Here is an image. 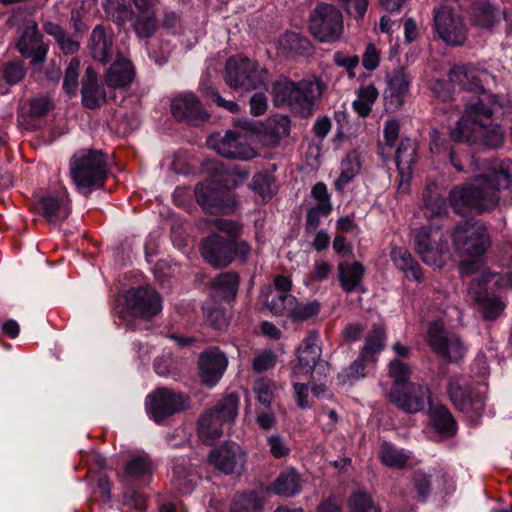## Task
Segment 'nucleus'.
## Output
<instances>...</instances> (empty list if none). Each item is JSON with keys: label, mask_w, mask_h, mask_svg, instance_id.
Masks as SVG:
<instances>
[{"label": "nucleus", "mask_w": 512, "mask_h": 512, "mask_svg": "<svg viewBox=\"0 0 512 512\" xmlns=\"http://www.w3.org/2000/svg\"><path fill=\"white\" fill-rule=\"evenodd\" d=\"M512 118V101L504 96L483 93L470 101L450 132L455 142H468L499 148L504 143L500 121Z\"/></svg>", "instance_id": "nucleus-1"}, {"label": "nucleus", "mask_w": 512, "mask_h": 512, "mask_svg": "<svg viewBox=\"0 0 512 512\" xmlns=\"http://www.w3.org/2000/svg\"><path fill=\"white\" fill-rule=\"evenodd\" d=\"M512 192V161L503 160L485 169L472 180L454 186L448 195V202L459 215L483 213L493 210L499 202V191Z\"/></svg>", "instance_id": "nucleus-2"}, {"label": "nucleus", "mask_w": 512, "mask_h": 512, "mask_svg": "<svg viewBox=\"0 0 512 512\" xmlns=\"http://www.w3.org/2000/svg\"><path fill=\"white\" fill-rule=\"evenodd\" d=\"M453 242L456 249L463 255L471 257L461 262V273L464 277L484 276L490 273L482 256L491 244L490 236L484 223L466 221L455 227Z\"/></svg>", "instance_id": "nucleus-3"}, {"label": "nucleus", "mask_w": 512, "mask_h": 512, "mask_svg": "<svg viewBox=\"0 0 512 512\" xmlns=\"http://www.w3.org/2000/svg\"><path fill=\"white\" fill-rule=\"evenodd\" d=\"M323 84L317 78L304 79L297 83L281 79L273 86L276 105H288L301 115H309L315 101L321 97Z\"/></svg>", "instance_id": "nucleus-4"}, {"label": "nucleus", "mask_w": 512, "mask_h": 512, "mask_svg": "<svg viewBox=\"0 0 512 512\" xmlns=\"http://www.w3.org/2000/svg\"><path fill=\"white\" fill-rule=\"evenodd\" d=\"M106 172V161L99 150H79L70 160V177L81 194L88 195L102 186Z\"/></svg>", "instance_id": "nucleus-5"}, {"label": "nucleus", "mask_w": 512, "mask_h": 512, "mask_svg": "<svg viewBox=\"0 0 512 512\" xmlns=\"http://www.w3.org/2000/svg\"><path fill=\"white\" fill-rule=\"evenodd\" d=\"M238 407L239 397L231 393L223 397L214 408L203 413L198 424L200 440L208 445L217 441L222 435L224 425L234 422Z\"/></svg>", "instance_id": "nucleus-6"}, {"label": "nucleus", "mask_w": 512, "mask_h": 512, "mask_svg": "<svg viewBox=\"0 0 512 512\" xmlns=\"http://www.w3.org/2000/svg\"><path fill=\"white\" fill-rule=\"evenodd\" d=\"M493 283L495 286L512 284L510 276H503L499 273H487L484 276L478 275L471 278L468 286L469 298L479 305L480 312L487 320H494L504 310V303L497 297H490L486 285Z\"/></svg>", "instance_id": "nucleus-7"}, {"label": "nucleus", "mask_w": 512, "mask_h": 512, "mask_svg": "<svg viewBox=\"0 0 512 512\" xmlns=\"http://www.w3.org/2000/svg\"><path fill=\"white\" fill-rule=\"evenodd\" d=\"M225 82L231 88L252 90L265 84L267 71L242 55L230 57L225 67Z\"/></svg>", "instance_id": "nucleus-8"}, {"label": "nucleus", "mask_w": 512, "mask_h": 512, "mask_svg": "<svg viewBox=\"0 0 512 512\" xmlns=\"http://www.w3.org/2000/svg\"><path fill=\"white\" fill-rule=\"evenodd\" d=\"M309 29L321 42H333L343 32L341 12L333 5L318 4L310 15Z\"/></svg>", "instance_id": "nucleus-9"}, {"label": "nucleus", "mask_w": 512, "mask_h": 512, "mask_svg": "<svg viewBox=\"0 0 512 512\" xmlns=\"http://www.w3.org/2000/svg\"><path fill=\"white\" fill-rule=\"evenodd\" d=\"M426 340L431 349L445 360L458 361L467 351L458 335L445 331L441 320L429 324Z\"/></svg>", "instance_id": "nucleus-10"}, {"label": "nucleus", "mask_w": 512, "mask_h": 512, "mask_svg": "<svg viewBox=\"0 0 512 512\" xmlns=\"http://www.w3.org/2000/svg\"><path fill=\"white\" fill-rule=\"evenodd\" d=\"M207 145L222 157L237 160H250L256 152L248 144L247 137L239 132L227 131L225 135H211Z\"/></svg>", "instance_id": "nucleus-11"}, {"label": "nucleus", "mask_w": 512, "mask_h": 512, "mask_svg": "<svg viewBox=\"0 0 512 512\" xmlns=\"http://www.w3.org/2000/svg\"><path fill=\"white\" fill-rule=\"evenodd\" d=\"M417 253L427 265L440 268L444 264V249L447 244L437 229L422 227L414 235Z\"/></svg>", "instance_id": "nucleus-12"}, {"label": "nucleus", "mask_w": 512, "mask_h": 512, "mask_svg": "<svg viewBox=\"0 0 512 512\" xmlns=\"http://www.w3.org/2000/svg\"><path fill=\"white\" fill-rule=\"evenodd\" d=\"M195 195L197 202L210 214L229 213L234 205L230 190L216 182L198 184Z\"/></svg>", "instance_id": "nucleus-13"}, {"label": "nucleus", "mask_w": 512, "mask_h": 512, "mask_svg": "<svg viewBox=\"0 0 512 512\" xmlns=\"http://www.w3.org/2000/svg\"><path fill=\"white\" fill-rule=\"evenodd\" d=\"M434 27L447 45H462L467 38V29L463 19L453 10L441 7L434 13Z\"/></svg>", "instance_id": "nucleus-14"}, {"label": "nucleus", "mask_w": 512, "mask_h": 512, "mask_svg": "<svg viewBox=\"0 0 512 512\" xmlns=\"http://www.w3.org/2000/svg\"><path fill=\"white\" fill-rule=\"evenodd\" d=\"M127 311L135 316L150 319L162 310L159 294L152 287L129 290L125 296Z\"/></svg>", "instance_id": "nucleus-15"}, {"label": "nucleus", "mask_w": 512, "mask_h": 512, "mask_svg": "<svg viewBox=\"0 0 512 512\" xmlns=\"http://www.w3.org/2000/svg\"><path fill=\"white\" fill-rule=\"evenodd\" d=\"M185 404L186 400L182 394L162 388L147 397L146 410L155 422H160L183 409Z\"/></svg>", "instance_id": "nucleus-16"}, {"label": "nucleus", "mask_w": 512, "mask_h": 512, "mask_svg": "<svg viewBox=\"0 0 512 512\" xmlns=\"http://www.w3.org/2000/svg\"><path fill=\"white\" fill-rule=\"evenodd\" d=\"M389 401L407 413H417L429 401V390L422 383H409L407 386L390 390Z\"/></svg>", "instance_id": "nucleus-17"}, {"label": "nucleus", "mask_w": 512, "mask_h": 512, "mask_svg": "<svg viewBox=\"0 0 512 512\" xmlns=\"http://www.w3.org/2000/svg\"><path fill=\"white\" fill-rule=\"evenodd\" d=\"M228 366L226 355L217 347L202 352L199 356L198 373L201 382L209 387L215 386L222 378Z\"/></svg>", "instance_id": "nucleus-18"}, {"label": "nucleus", "mask_w": 512, "mask_h": 512, "mask_svg": "<svg viewBox=\"0 0 512 512\" xmlns=\"http://www.w3.org/2000/svg\"><path fill=\"white\" fill-rule=\"evenodd\" d=\"M209 462L225 474H240L244 469L246 457L238 444L230 442L211 451Z\"/></svg>", "instance_id": "nucleus-19"}, {"label": "nucleus", "mask_w": 512, "mask_h": 512, "mask_svg": "<svg viewBox=\"0 0 512 512\" xmlns=\"http://www.w3.org/2000/svg\"><path fill=\"white\" fill-rule=\"evenodd\" d=\"M201 255L214 267H226L233 261L232 241L211 234L202 241Z\"/></svg>", "instance_id": "nucleus-20"}, {"label": "nucleus", "mask_w": 512, "mask_h": 512, "mask_svg": "<svg viewBox=\"0 0 512 512\" xmlns=\"http://www.w3.org/2000/svg\"><path fill=\"white\" fill-rule=\"evenodd\" d=\"M16 46L24 57H31L33 63L42 62L47 54V47L41 40L38 25L33 20L25 24Z\"/></svg>", "instance_id": "nucleus-21"}, {"label": "nucleus", "mask_w": 512, "mask_h": 512, "mask_svg": "<svg viewBox=\"0 0 512 512\" xmlns=\"http://www.w3.org/2000/svg\"><path fill=\"white\" fill-rule=\"evenodd\" d=\"M410 84V77L401 69L394 70L387 76V87L384 91L386 110L396 111L404 104Z\"/></svg>", "instance_id": "nucleus-22"}, {"label": "nucleus", "mask_w": 512, "mask_h": 512, "mask_svg": "<svg viewBox=\"0 0 512 512\" xmlns=\"http://www.w3.org/2000/svg\"><path fill=\"white\" fill-rule=\"evenodd\" d=\"M321 359L320 337L317 333H310L298 348V362L292 372L294 376L308 375L312 365Z\"/></svg>", "instance_id": "nucleus-23"}, {"label": "nucleus", "mask_w": 512, "mask_h": 512, "mask_svg": "<svg viewBox=\"0 0 512 512\" xmlns=\"http://www.w3.org/2000/svg\"><path fill=\"white\" fill-rule=\"evenodd\" d=\"M171 112L175 117L189 122L208 118L200 100L191 92H185L176 97L171 103Z\"/></svg>", "instance_id": "nucleus-24"}, {"label": "nucleus", "mask_w": 512, "mask_h": 512, "mask_svg": "<svg viewBox=\"0 0 512 512\" xmlns=\"http://www.w3.org/2000/svg\"><path fill=\"white\" fill-rule=\"evenodd\" d=\"M417 162V145L411 139H402L396 151V164L400 174L399 189L409 184L412 168Z\"/></svg>", "instance_id": "nucleus-25"}, {"label": "nucleus", "mask_w": 512, "mask_h": 512, "mask_svg": "<svg viewBox=\"0 0 512 512\" xmlns=\"http://www.w3.org/2000/svg\"><path fill=\"white\" fill-rule=\"evenodd\" d=\"M487 73L473 65H457L449 71L451 83L460 89L467 91H478Z\"/></svg>", "instance_id": "nucleus-26"}, {"label": "nucleus", "mask_w": 512, "mask_h": 512, "mask_svg": "<svg viewBox=\"0 0 512 512\" xmlns=\"http://www.w3.org/2000/svg\"><path fill=\"white\" fill-rule=\"evenodd\" d=\"M70 200L66 189H62L57 196L48 195L40 200L43 216L50 223H59L70 214Z\"/></svg>", "instance_id": "nucleus-27"}, {"label": "nucleus", "mask_w": 512, "mask_h": 512, "mask_svg": "<svg viewBox=\"0 0 512 512\" xmlns=\"http://www.w3.org/2000/svg\"><path fill=\"white\" fill-rule=\"evenodd\" d=\"M81 94L84 106L90 109L100 106L106 100V93L99 85L97 73L92 67L86 68Z\"/></svg>", "instance_id": "nucleus-28"}, {"label": "nucleus", "mask_w": 512, "mask_h": 512, "mask_svg": "<svg viewBox=\"0 0 512 512\" xmlns=\"http://www.w3.org/2000/svg\"><path fill=\"white\" fill-rule=\"evenodd\" d=\"M88 48L91 56L101 62L107 63L113 54L112 38L101 25H97L90 35Z\"/></svg>", "instance_id": "nucleus-29"}, {"label": "nucleus", "mask_w": 512, "mask_h": 512, "mask_svg": "<svg viewBox=\"0 0 512 512\" xmlns=\"http://www.w3.org/2000/svg\"><path fill=\"white\" fill-rule=\"evenodd\" d=\"M390 258L397 269L402 271L407 279L416 282L423 280L420 265L413 259L411 253L403 247H392Z\"/></svg>", "instance_id": "nucleus-30"}, {"label": "nucleus", "mask_w": 512, "mask_h": 512, "mask_svg": "<svg viewBox=\"0 0 512 512\" xmlns=\"http://www.w3.org/2000/svg\"><path fill=\"white\" fill-rule=\"evenodd\" d=\"M197 479L196 472L187 464L185 458L173 460L172 483L181 493H190Z\"/></svg>", "instance_id": "nucleus-31"}, {"label": "nucleus", "mask_w": 512, "mask_h": 512, "mask_svg": "<svg viewBox=\"0 0 512 512\" xmlns=\"http://www.w3.org/2000/svg\"><path fill=\"white\" fill-rule=\"evenodd\" d=\"M152 472L149 457L146 454H138L127 462L124 467L122 481L127 484H135L144 480Z\"/></svg>", "instance_id": "nucleus-32"}, {"label": "nucleus", "mask_w": 512, "mask_h": 512, "mask_svg": "<svg viewBox=\"0 0 512 512\" xmlns=\"http://www.w3.org/2000/svg\"><path fill=\"white\" fill-rule=\"evenodd\" d=\"M364 272V267L360 262H340L338 278L342 289L347 293L357 290L361 286Z\"/></svg>", "instance_id": "nucleus-33"}, {"label": "nucleus", "mask_w": 512, "mask_h": 512, "mask_svg": "<svg viewBox=\"0 0 512 512\" xmlns=\"http://www.w3.org/2000/svg\"><path fill=\"white\" fill-rule=\"evenodd\" d=\"M133 76L132 63L125 59H118L108 69L105 81L109 87L123 88L131 83Z\"/></svg>", "instance_id": "nucleus-34"}, {"label": "nucleus", "mask_w": 512, "mask_h": 512, "mask_svg": "<svg viewBox=\"0 0 512 512\" xmlns=\"http://www.w3.org/2000/svg\"><path fill=\"white\" fill-rule=\"evenodd\" d=\"M379 459L385 466L392 469H403L410 459V452L394 444L384 441L379 448Z\"/></svg>", "instance_id": "nucleus-35"}, {"label": "nucleus", "mask_w": 512, "mask_h": 512, "mask_svg": "<svg viewBox=\"0 0 512 512\" xmlns=\"http://www.w3.org/2000/svg\"><path fill=\"white\" fill-rule=\"evenodd\" d=\"M271 489L280 496H294L302 489L300 476L295 469H287L275 479Z\"/></svg>", "instance_id": "nucleus-36"}, {"label": "nucleus", "mask_w": 512, "mask_h": 512, "mask_svg": "<svg viewBox=\"0 0 512 512\" xmlns=\"http://www.w3.org/2000/svg\"><path fill=\"white\" fill-rule=\"evenodd\" d=\"M448 394L454 405L465 413H468L474 405L475 409H480L481 399H473L467 389L462 387L458 379H452L449 382Z\"/></svg>", "instance_id": "nucleus-37"}, {"label": "nucleus", "mask_w": 512, "mask_h": 512, "mask_svg": "<svg viewBox=\"0 0 512 512\" xmlns=\"http://www.w3.org/2000/svg\"><path fill=\"white\" fill-rule=\"evenodd\" d=\"M309 41L296 32H286L278 41L279 51L286 56H297L306 51Z\"/></svg>", "instance_id": "nucleus-38"}, {"label": "nucleus", "mask_w": 512, "mask_h": 512, "mask_svg": "<svg viewBox=\"0 0 512 512\" xmlns=\"http://www.w3.org/2000/svg\"><path fill=\"white\" fill-rule=\"evenodd\" d=\"M431 425L443 435H453L456 432V423L451 413L444 406H436L430 411Z\"/></svg>", "instance_id": "nucleus-39"}, {"label": "nucleus", "mask_w": 512, "mask_h": 512, "mask_svg": "<svg viewBox=\"0 0 512 512\" xmlns=\"http://www.w3.org/2000/svg\"><path fill=\"white\" fill-rule=\"evenodd\" d=\"M378 97V91L373 85L361 87L352 103L354 111L360 117H367Z\"/></svg>", "instance_id": "nucleus-40"}, {"label": "nucleus", "mask_w": 512, "mask_h": 512, "mask_svg": "<svg viewBox=\"0 0 512 512\" xmlns=\"http://www.w3.org/2000/svg\"><path fill=\"white\" fill-rule=\"evenodd\" d=\"M425 214L428 217L442 215L446 212V202L440 196L436 184L427 186L423 192Z\"/></svg>", "instance_id": "nucleus-41"}, {"label": "nucleus", "mask_w": 512, "mask_h": 512, "mask_svg": "<svg viewBox=\"0 0 512 512\" xmlns=\"http://www.w3.org/2000/svg\"><path fill=\"white\" fill-rule=\"evenodd\" d=\"M263 500L256 492L237 494L231 504V512H262Z\"/></svg>", "instance_id": "nucleus-42"}, {"label": "nucleus", "mask_w": 512, "mask_h": 512, "mask_svg": "<svg viewBox=\"0 0 512 512\" xmlns=\"http://www.w3.org/2000/svg\"><path fill=\"white\" fill-rule=\"evenodd\" d=\"M472 17L474 23L486 29H491L500 20V13L490 4H478L473 7Z\"/></svg>", "instance_id": "nucleus-43"}, {"label": "nucleus", "mask_w": 512, "mask_h": 512, "mask_svg": "<svg viewBox=\"0 0 512 512\" xmlns=\"http://www.w3.org/2000/svg\"><path fill=\"white\" fill-rule=\"evenodd\" d=\"M239 285L237 274L226 272L214 279L212 286L224 299L230 300L235 297Z\"/></svg>", "instance_id": "nucleus-44"}, {"label": "nucleus", "mask_w": 512, "mask_h": 512, "mask_svg": "<svg viewBox=\"0 0 512 512\" xmlns=\"http://www.w3.org/2000/svg\"><path fill=\"white\" fill-rule=\"evenodd\" d=\"M293 304L295 297L289 293L270 292L266 298L267 308L276 316L288 315Z\"/></svg>", "instance_id": "nucleus-45"}, {"label": "nucleus", "mask_w": 512, "mask_h": 512, "mask_svg": "<svg viewBox=\"0 0 512 512\" xmlns=\"http://www.w3.org/2000/svg\"><path fill=\"white\" fill-rule=\"evenodd\" d=\"M385 340V330L382 326H374L368 334L365 344L362 348V357L373 359L375 353L382 350Z\"/></svg>", "instance_id": "nucleus-46"}, {"label": "nucleus", "mask_w": 512, "mask_h": 512, "mask_svg": "<svg viewBox=\"0 0 512 512\" xmlns=\"http://www.w3.org/2000/svg\"><path fill=\"white\" fill-rule=\"evenodd\" d=\"M388 375L393 381L391 390L407 386L410 378V367L403 361L393 360L389 363Z\"/></svg>", "instance_id": "nucleus-47"}, {"label": "nucleus", "mask_w": 512, "mask_h": 512, "mask_svg": "<svg viewBox=\"0 0 512 512\" xmlns=\"http://www.w3.org/2000/svg\"><path fill=\"white\" fill-rule=\"evenodd\" d=\"M156 28L157 21L154 10H149V12L146 13H139V16L134 23L135 32L139 37L148 38L152 36Z\"/></svg>", "instance_id": "nucleus-48"}, {"label": "nucleus", "mask_w": 512, "mask_h": 512, "mask_svg": "<svg viewBox=\"0 0 512 512\" xmlns=\"http://www.w3.org/2000/svg\"><path fill=\"white\" fill-rule=\"evenodd\" d=\"M350 512H380L371 495L364 491L354 493L349 500Z\"/></svg>", "instance_id": "nucleus-49"}, {"label": "nucleus", "mask_w": 512, "mask_h": 512, "mask_svg": "<svg viewBox=\"0 0 512 512\" xmlns=\"http://www.w3.org/2000/svg\"><path fill=\"white\" fill-rule=\"evenodd\" d=\"M359 163L355 156H348L341 162V173L335 181V187L338 190L343 189L358 173Z\"/></svg>", "instance_id": "nucleus-50"}, {"label": "nucleus", "mask_w": 512, "mask_h": 512, "mask_svg": "<svg viewBox=\"0 0 512 512\" xmlns=\"http://www.w3.org/2000/svg\"><path fill=\"white\" fill-rule=\"evenodd\" d=\"M369 360L367 357H362V354L346 369L338 374V380L342 384H351L354 381L364 377L365 361Z\"/></svg>", "instance_id": "nucleus-51"}, {"label": "nucleus", "mask_w": 512, "mask_h": 512, "mask_svg": "<svg viewBox=\"0 0 512 512\" xmlns=\"http://www.w3.org/2000/svg\"><path fill=\"white\" fill-rule=\"evenodd\" d=\"M80 61L77 58H72L65 72L63 88L69 95H76L78 90V77H79Z\"/></svg>", "instance_id": "nucleus-52"}, {"label": "nucleus", "mask_w": 512, "mask_h": 512, "mask_svg": "<svg viewBox=\"0 0 512 512\" xmlns=\"http://www.w3.org/2000/svg\"><path fill=\"white\" fill-rule=\"evenodd\" d=\"M291 306L288 316L294 320H306L319 312V305L316 302L298 303L295 299V304Z\"/></svg>", "instance_id": "nucleus-53"}, {"label": "nucleus", "mask_w": 512, "mask_h": 512, "mask_svg": "<svg viewBox=\"0 0 512 512\" xmlns=\"http://www.w3.org/2000/svg\"><path fill=\"white\" fill-rule=\"evenodd\" d=\"M267 446L270 454L276 458H284L290 453L289 442L279 434H270L267 437Z\"/></svg>", "instance_id": "nucleus-54"}, {"label": "nucleus", "mask_w": 512, "mask_h": 512, "mask_svg": "<svg viewBox=\"0 0 512 512\" xmlns=\"http://www.w3.org/2000/svg\"><path fill=\"white\" fill-rule=\"evenodd\" d=\"M275 385L269 379H258L253 387L257 400L264 406H270L273 399Z\"/></svg>", "instance_id": "nucleus-55"}, {"label": "nucleus", "mask_w": 512, "mask_h": 512, "mask_svg": "<svg viewBox=\"0 0 512 512\" xmlns=\"http://www.w3.org/2000/svg\"><path fill=\"white\" fill-rule=\"evenodd\" d=\"M312 196L317 201L316 207H319L324 213H330L332 206L330 203V195L328 193L327 186L319 182L315 184L311 190Z\"/></svg>", "instance_id": "nucleus-56"}, {"label": "nucleus", "mask_w": 512, "mask_h": 512, "mask_svg": "<svg viewBox=\"0 0 512 512\" xmlns=\"http://www.w3.org/2000/svg\"><path fill=\"white\" fill-rule=\"evenodd\" d=\"M252 187L263 200L270 199L274 193L271 180L264 174H257L253 177Z\"/></svg>", "instance_id": "nucleus-57"}, {"label": "nucleus", "mask_w": 512, "mask_h": 512, "mask_svg": "<svg viewBox=\"0 0 512 512\" xmlns=\"http://www.w3.org/2000/svg\"><path fill=\"white\" fill-rule=\"evenodd\" d=\"M276 363V356L272 351H262L258 353L252 362L253 370L255 373H261L274 367Z\"/></svg>", "instance_id": "nucleus-58"}, {"label": "nucleus", "mask_w": 512, "mask_h": 512, "mask_svg": "<svg viewBox=\"0 0 512 512\" xmlns=\"http://www.w3.org/2000/svg\"><path fill=\"white\" fill-rule=\"evenodd\" d=\"M26 72L20 62H9L3 69V78L9 85H14L21 81Z\"/></svg>", "instance_id": "nucleus-59"}, {"label": "nucleus", "mask_w": 512, "mask_h": 512, "mask_svg": "<svg viewBox=\"0 0 512 512\" xmlns=\"http://www.w3.org/2000/svg\"><path fill=\"white\" fill-rule=\"evenodd\" d=\"M212 227L228 235V239H235L241 232V227L233 220L218 218L212 221Z\"/></svg>", "instance_id": "nucleus-60"}, {"label": "nucleus", "mask_w": 512, "mask_h": 512, "mask_svg": "<svg viewBox=\"0 0 512 512\" xmlns=\"http://www.w3.org/2000/svg\"><path fill=\"white\" fill-rule=\"evenodd\" d=\"M334 62L339 67H343L346 70L349 78H354L356 76L355 69L359 65L358 56H347L341 52H337L334 54Z\"/></svg>", "instance_id": "nucleus-61"}, {"label": "nucleus", "mask_w": 512, "mask_h": 512, "mask_svg": "<svg viewBox=\"0 0 512 512\" xmlns=\"http://www.w3.org/2000/svg\"><path fill=\"white\" fill-rule=\"evenodd\" d=\"M52 102L46 97H38L30 102V115L32 117H42L52 109Z\"/></svg>", "instance_id": "nucleus-62"}, {"label": "nucleus", "mask_w": 512, "mask_h": 512, "mask_svg": "<svg viewBox=\"0 0 512 512\" xmlns=\"http://www.w3.org/2000/svg\"><path fill=\"white\" fill-rule=\"evenodd\" d=\"M380 61V54L376 47L373 44H368L366 46L363 58H362V64L366 70L373 71L375 70Z\"/></svg>", "instance_id": "nucleus-63"}, {"label": "nucleus", "mask_w": 512, "mask_h": 512, "mask_svg": "<svg viewBox=\"0 0 512 512\" xmlns=\"http://www.w3.org/2000/svg\"><path fill=\"white\" fill-rule=\"evenodd\" d=\"M400 131V124L397 120L391 119L384 123L383 134L385 143L388 146H393L398 139Z\"/></svg>", "instance_id": "nucleus-64"}]
</instances>
